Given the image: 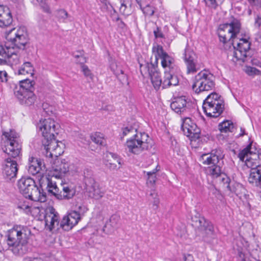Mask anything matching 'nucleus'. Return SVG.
Here are the masks:
<instances>
[{"mask_svg": "<svg viewBox=\"0 0 261 261\" xmlns=\"http://www.w3.org/2000/svg\"><path fill=\"white\" fill-rule=\"evenodd\" d=\"M8 75L7 72L5 70L0 71V81L2 82H6L8 81Z\"/></svg>", "mask_w": 261, "mask_h": 261, "instance_id": "nucleus-48", "label": "nucleus"}, {"mask_svg": "<svg viewBox=\"0 0 261 261\" xmlns=\"http://www.w3.org/2000/svg\"><path fill=\"white\" fill-rule=\"evenodd\" d=\"M206 4L211 8H216L218 6V0H204Z\"/></svg>", "mask_w": 261, "mask_h": 261, "instance_id": "nucleus-47", "label": "nucleus"}, {"mask_svg": "<svg viewBox=\"0 0 261 261\" xmlns=\"http://www.w3.org/2000/svg\"><path fill=\"white\" fill-rule=\"evenodd\" d=\"M152 51L154 56L155 60L152 63L157 67L158 61L159 59L161 60L162 67L166 70H173L174 67V60L167 53L164 51L161 45H154L152 48Z\"/></svg>", "mask_w": 261, "mask_h": 261, "instance_id": "nucleus-17", "label": "nucleus"}, {"mask_svg": "<svg viewBox=\"0 0 261 261\" xmlns=\"http://www.w3.org/2000/svg\"><path fill=\"white\" fill-rule=\"evenodd\" d=\"M140 72L143 76L148 75L154 88L158 90L162 87V80L161 78L156 67L153 64L152 61L150 63H146L145 64H140Z\"/></svg>", "mask_w": 261, "mask_h": 261, "instance_id": "nucleus-15", "label": "nucleus"}, {"mask_svg": "<svg viewBox=\"0 0 261 261\" xmlns=\"http://www.w3.org/2000/svg\"><path fill=\"white\" fill-rule=\"evenodd\" d=\"M153 142L145 133H136L125 143V149L134 154H139L152 147Z\"/></svg>", "mask_w": 261, "mask_h": 261, "instance_id": "nucleus-6", "label": "nucleus"}, {"mask_svg": "<svg viewBox=\"0 0 261 261\" xmlns=\"http://www.w3.org/2000/svg\"><path fill=\"white\" fill-rule=\"evenodd\" d=\"M31 234V230L28 227L16 225L8 231L7 244L12 247L14 254L21 255L27 252L26 244L28 237Z\"/></svg>", "mask_w": 261, "mask_h": 261, "instance_id": "nucleus-5", "label": "nucleus"}, {"mask_svg": "<svg viewBox=\"0 0 261 261\" xmlns=\"http://www.w3.org/2000/svg\"><path fill=\"white\" fill-rule=\"evenodd\" d=\"M40 186L42 188L45 187L48 193L52 194L59 199H69L75 194V189L72 187L61 183L60 188L57 186L56 182L49 177L43 179Z\"/></svg>", "mask_w": 261, "mask_h": 261, "instance_id": "nucleus-7", "label": "nucleus"}, {"mask_svg": "<svg viewBox=\"0 0 261 261\" xmlns=\"http://www.w3.org/2000/svg\"><path fill=\"white\" fill-rule=\"evenodd\" d=\"M191 220L193 222L192 225L199 229L200 235L204 241L210 242L211 239L214 236V228L211 223L206 221L204 217H200L198 213H196L194 217L192 216Z\"/></svg>", "mask_w": 261, "mask_h": 261, "instance_id": "nucleus-14", "label": "nucleus"}, {"mask_svg": "<svg viewBox=\"0 0 261 261\" xmlns=\"http://www.w3.org/2000/svg\"><path fill=\"white\" fill-rule=\"evenodd\" d=\"M248 13L249 15H250L251 14V10L250 9L249 10Z\"/></svg>", "mask_w": 261, "mask_h": 261, "instance_id": "nucleus-63", "label": "nucleus"}, {"mask_svg": "<svg viewBox=\"0 0 261 261\" xmlns=\"http://www.w3.org/2000/svg\"><path fill=\"white\" fill-rule=\"evenodd\" d=\"M7 62L5 59L0 58V65H4L6 64Z\"/></svg>", "mask_w": 261, "mask_h": 261, "instance_id": "nucleus-59", "label": "nucleus"}, {"mask_svg": "<svg viewBox=\"0 0 261 261\" xmlns=\"http://www.w3.org/2000/svg\"><path fill=\"white\" fill-rule=\"evenodd\" d=\"M8 61L9 63L12 65H17L20 63L19 57L18 55L14 53H11L10 55L8 53Z\"/></svg>", "mask_w": 261, "mask_h": 261, "instance_id": "nucleus-38", "label": "nucleus"}, {"mask_svg": "<svg viewBox=\"0 0 261 261\" xmlns=\"http://www.w3.org/2000/svg\"><path fill=\"white\" fill-rule=\"evenodd\" d=\"M45 169V165L41 160L34 157L29 158L28 170L30 174L34 175L38 173L41 170H44Z\"/></svg>", "mask_w": 261, "mask_h": 261, "instance_id": "nucleus-22", "label": "nucleus"}, {"mask_svg": "<svg viewBox=\"0 0 261 261\" xmlns=\"http://www.w3.org/2000/svg\"><path fill=\"white\" fill-rule=\"evenodd\" d=\"M120 217L116 215H112L108 220L102 228L104 233L107 234H112L115 229L118 227Z\"/></svg>", "mask_w": 261, "mask_h": 261, "instance_id": "nucleus-26", "label": "nucleus"}, {"mask_svg": "<svg viewBox=\"0 0 261 261\" xmlns=\"http://www.w3.org/2000/svg\"><path fill=\"white\" fill-rule=\"evenodd\" d=\"M197 59V56L193 50L187 47L185 49L184 60L186 65L187 73H194L199 69Z\"/></svg>", "mask_w": 261, "mask_h": 261, "instance_id": "nucleus-19", "label": "nucleus"}, {"mask_svg": "<svg viewBox=\"0 0 261 261\" xmlns=\"http://www.w3.org/2000/svg\"><path fill=\"white\" fill-rule=\"evenodd\" d=\"M81 68L82 72L86 77H89L90 79H92L93 74L87 65H85L83 64H81Z\"/></svg>", "mask_w": 261, "mask_h": 261, "instance_id": "nucleus-42", "label": "nucleus"}, {"mask_svg": "<svg viewBox=\"0 0 261 261\" xmlns=\"http://www.w3.org/2000/svg\"><path fill=\"white\" fill-rule=\"evenodd\" d=\"M252 63L253 65H257L258 66L261 67V63L259 62L257 60L253 59L252 60Z\"/></svg>", "mask_w": 261, "mask_h": 261, "instance_id": "nucleus-56", "label": "nucleus"}, {"mask_svg": "<svg viewBox=\"0 0 261 261\" xmlns=\"http://www.w3.org/2000/svg\"><path fill=\"white\" fill-rule=\"evenodd\" d=\"M126 7V5L125 4H124V3H122L121 4V6L120 8V11L122 12H123L124 13V11H125V8Z\"/></svg>", "mask_w": 261, "mask_h": 261, "instance_id": "nucleus-58", "label": "nucleus"}, {"mask_svg": "<svg viewBox=\"0 0 261 261\" xmlns=\"http://www.w3.org/2000/svg\"><path fill=\"white\" fill-rule=\"evenodd\" d=\"M42 143L45 150L43 153L50 160V162L51 163V160L56 158L51 165V176L57 179H62L69 171V165L66 160L58 158L64 152V144L56 140L55 137L44 139Z\"/></svg>", "mask_w": 261, "mask_h": 261, "instance_id": "nucleus-2", "label": "nucleus"}, {"mask_svg": "<svg viewBox=\"0 0 261 261\" xmlns=\"http://www.w3.org/2000/svg\"><path fill=\"white\" fill-rule=\"evenodd\" d=\"M6 38L11 43L12 48L16 47L24 49L29 41L28 34L24 27L11 29L8 32H6Z\"/></svg>", "mask_w": 261, "mask_h": 261, "instance_id": "nucleus-11", "label": "nucleus"}, {"mask_svg": "<svg viewBox=\"0 0 261 261\" xmlns=\"http://www.w3.org/2000/svg\"><path fill=\"white\" fill-rule=\"evenodd\" d=\"M224 154L223 150L217 148L212 150L208 154L202 155V163L208 165L206 169V173L213 178H217L222 182V187L226 193L230 195L235 192L234 188L230 186V178L221 171V161L224 158Z\"/></svg>", "mask_w": 261, "mask_h": 261, "instance_id": "nucleus-3", "label": "nucleus"}, {"mask_svg": "<svg viewBox=\"0 0 261 261\" xmlns=\"http://www.w3.org/2000/svg\"><path fill=\"white\" fill-rule=\"evenodd\" d=\"M14 94L20 103L25 106H32L36 100V95L32 91H14Z\"/></svg>", "mask_w": 261, "mask_h": 261, "instance_id": "nucleus-21", "label": "nucleus"}, {"mask_svg": "<svg viewBox=\"0 0 261 261\" xmlns=\"http://www.w3.org/2000/svg\"><path fill=\"white\" fill-rule=\"evenodd\" d=\"M238 255L240 261H251L248 258L246 257L242 249H238Z\"/></svg>", "mask_w": 261, "mask_h": 261, "instance_id": "nucleus-43", "label": "nucleus"}, {"mask_svg": "<svg viewBox=\"0 0 261 261\" xmlns=\"http://www.w3.org/2000/svg\"><path fill=\"white\" fill-rule=\"evenodd\" d=\"M202 108L207 116L216 118L219 116L224 110V101L218 94L212 93L204 100Z\"/></svg>", "mask_w": 261, "mask_h": 261, "instance_id": "nucleus-10", "label": "nucleus"}, {"mask_svg": "<svg viewBox=\"0 0 261 261\" xmlns=\"http://www.w3.org/2000/svg\"><path fill=\"white\" fill-rule=\"evenodd\" d=\"M2 148L3 151L9 156L15 158L20 153L21 145L19 143V136L14 130L10 129L9 132H4Z\"/></svg>", "mask_w": 261, "mask_h": 261, "instance_id": "nucleus-9", "label": "nucleus"}, {"mask_svg": "<svg viewBox=\"0 0 261 261\" xmlns=\"http://www.w3.org/2000/svg\"><path fill=\"white\" fill-rule=\"evenodd\" d=\"M110 68L120 81L123 80L125 78V75L122 68L115 61H112L111 62Z\"/></svg>", "mask_w": 261, "mask_h": 261, "instance_id": "nucleus-32", "label": "nucleus"}, {"mask_svg": "<svg viewBox=\"0 0 261 261\" xmlns=\"http://www.w3.org/2000/svg\"><path fill=\"white\" fill-rule=\"evenodd\" d=\"M12 22V14L9 8L0 5V27H7L10 25Z\"/></svg>", "mask_w": 261, "mask_h": 261, "instance_id": "nucleus-24", "label": "nucleus"}, {"mask_svg": "<svg viewBox=\"0 0 261 261\" xmlns=\"http://www.w3.org/2000/svg\"><path fill=\"white\" fill-rule=\"evenodd\" d=\"M37 127L44 139L55 137L61 130L60 124L50 118L40 120Z\"/></svg>", "mask_w": 261, "mask_h": 261, "instance_id": "nucleus-13", "label": "nucleus"}, {"mask_svg": "<svg viewBox=\"0 0 261 261\" xmlns=\"http://www.w3.org/2000/svg\"><path fill=\"white\" fill-rule=\"evenodd\" d=\"M74 57L76 58H80L79 62H80L81 64H83L85 62V58L83 57L82 55H75Z\"/></svg>", "mask_w": 261, "mask_h": 261, "instance_id": "nucleus-55", "label": "nucleus"}, {"mask_svg": "<svg viewBox=\"0 0 261 261\" xmlns=\"http://www.w3.org/2000/svg\"><path fill=\"white\" fill-rule=\"evenodd\" d=\"M5 55H6V51L4 46L0 44V56L3 57Z\"/></svg>", "mask_w": 261, "mask_h": 261, "instance_id": "nucleus-53", "label": "nucleus"}, {"mask_svg": "<svg viewBox=\"0 0 261 261\" xmlns=\"http://www.w3.org/2000/svg\"><path fill=\"white\" fill-rule=\"evenodd\" d=\"M181 129L185 135L188 137L191 141V144L197 141L200 139V129L190 118L186 117L182 120Z\"/></svg>", "mask_w": 261, "mask_h": 261, "instance_id": "nucleus-18", "label": "nucleus"}, {"mask_svg": "<svg viewBox=\"0 0 261 261\" xmlns=\"http://www.w3.org/2000/svg\"><path fill=\"white\" fill-rule=\"evenodd\" d=\"M241 133L240 134V136H242L245 134V129L242 127L241 128Z\"/></svg>", "mask_w": 261, "mask_h": 261, "instance_id": "nucleus-60", "label": "nucleus"}, {"mask_svg": "<svg viewBox=\"0 0 261 261\" xmlns=\"http://www.w3.org/2000/svg\"><path fill=\"white\" fill-rule=\"evenodd\" d=\"M241 30L240 21L231 17L229 23L220 25L218 34L220 41L225 44L229 43L232 45L233 48V59L234 62L239 60L245 61L247 57V53L250 48V43L247 39L241 38L237 42L235 45V39Z\"/></svg>", "mask_w": 261, "mask_h": 261, "instance_id": "nucleus-1", "label": "nucleus"}, {"mask_svg": "<svg viewBox=\"0 0 261 261\" xmlns=\"http://www.w3.org/2000/svg\"><path fill=\"white\" fill-rule=\"evenodd\" d=\"M152 1V0H136L141 9H143L144 6H148L150 5Z\"/></svg>", "mask_w": 261, "mask_h": 261, "instance_id": "nucleus-45", "label": "nucleus"}, {"mask_svg": "<svg viewBox=\"0 0 261 261\" xmlns=\"http://www.w3.org/2000/svg\"><path fill=\"white\" fill-rule=\"evenodd\" d=\"M187 100L185 96H181L175 98V100L170 105L171 108L176 113H182L187 109Z\"/></svg>", "mask_w": 261, "mask_h": 261, "instance_id": "nucleus-28", "label": "nucleus"}, {"mask_svg": "<svg viewBox=\"0 0 261 261\" xmlns=\"http://www.w3.org/2000/svg\"><path fill=\"white\" fill-rule=\"evenodd\" d=\"M184 261H194L193 256L190 254H184Z\"/></svg>", "mask_w": 261, "mask_h": 261, "instance_id": "nucleus-51", "label": "nucleus"}, {"mask_svg": "<svg viewBox=\"0 0 261 261\" xmlns=\"http://www.w3.org/2000/svg\"><path fill=\"white\" fill-rule=\"evenodd\" d=\"M44 212L45 227L50 231L55 228L59 229V227L68 231L79 221V214L75 212H71L67 216H64L60 223L59 215L53 206H47Z\"/></svg>", "mask_w": 261, "mask_h": 261, "instance_id": "nucleus-4", "label": "nucleus"}, {"mask_svg": "<svg viewBox=\"0 0 261 261\" xmlns=\"http://www.w3.org/2000/svg\"><path fill=\"white\" fill-rule=\"evenodd\" d=\"M30 2L34 5H39L45 12L47 13H51L49 7L46 4V0H30Z\"/></svg>", "mask_w": 261, "mask_h": 261, "instance_id": "nucleus-34", "label": "nucleus"}, {"mask_svg": "<svg viewBox=\"0 0 261 261\" xmlns=\"http://www.w3.org/2000/svg\"><path fill=\"white\" fill-rule=\"evenodd\" d=\"M248 1H249L250 4H253L255 2V0H248Z\"/></svg>", "mask_w": 261, "mask_h": 261, "instance_id": "nucleus-62", "label": "nucleus"}, {"mask_svg": "<svg viewBox=\"0 0 261 261\" xmlns=\"http://www.w3.org/2000/svg\"><path fill=\"white\" fill-rule=\"evenodd\" d=\"M178 84V79L174 74L173 70H166L164 72V79L162 82V88H166L171 86H176Z\"/></svg>", "mask_w": 261, "mask_h": 261, "instance_id": "nucleus-27", "label": "nucleus"}, {"mask_svg": "<svg viewBox=\"0 0 261 261\" xmlns=\"http://www.w3.org/2000/svg\"><path fill=\"white\" fill-rule=\"evenodd\" d=\"M136 133H139L137 132V130L136 128H134L133 127L127 126L123 128H122V135L123 137H124L127 135H132V136Z\"/></svg>", "mask_w": 261, "mask_h": 261, "instance_id": "nucleus-40", "label": "nucleus"}, {"mask_svg": "<svg viewBox=\"0 0 261 261\" xmlns=\"http://www.w3.org/2000/svg\"><path fill=\"white\" fill-rule=\"evenodd\" d=\"M141 9L146 15L152 16L154 14V10L152 8L150 7L149 5L148 6H144Z\"/></svg>", "mask_w": 261, "mask_h": 261, "instance_id": "nucleus-44", "label": "nucleus"}, {"mask_svg": "<svg viewBox=\"0 0 261 261\" xmlns=\"http://www.w3.org/2000/svg\"><path fill=\"white\" fill-rule=\"evenodd\" d=\"M35 82L26 77V79L19 81V86H16L14 89V91H32L34 92Z\"/></svg>", "mask_w": 261, "mask_h": 261, "instance_id": "nucleus-29", "label": "nucleus"}, {"mask_svg": "<svg viewBox=\"0 0 261 261\" xmlns=\"http://www.w3.org/2000/svg\"><path fill=\"white\" fill-rule=\"evenodd\" d=\"M153 33L155 38L164 37L163 33L158 28H157L156 29L153 31Z\"/></svg>", "mask_w": 261, "mask_h": 261, "instance_id": "nucleus-50", "label": "nucleus"}, {"mask_svg": "<svg viewBox=\"0 0 261 261\" xmlns=\"http://www.w3.org/2000/svg\"><path fill=\"white\" fill-rule=\"evenodd\" d=\"M158 171L157 169V167L153 169L152 171L147 172V175L148 176V179L147 181V184H150V185H153L156 180V175L155 173Z\"/></svg>", "mask_w": 261, "mask_h": 261, "instance_id": "nucleus-39", "label": "nucleus"}, {"mask_svg": "<svg viewBox=\"0 0 261 261\" xmlns=\"http://www.w3.org/2000/svg\"><path fill=\"white\" fill-rule=\"evenodd\" d=\"M247 72L249 75H259L261 73L260 70L254 67L248 68Z\"/></svg>", "mask_w": 261, "mask_h": 261, "instance_id": "nucleus-46", "label": "nucleus"}, {"mask_svg": "<svg viewBox=\"0 0 261 261\" xmlns=\"http://www.w3.org/2000/svg\"><path fill=\"white\" fill-rule=\"evenodd\" d=\"M91 140L95 144L102 145L105 144V139L103 134L100 133H95L91 135Z\"/></svg>", "mask_w": 261, "mask_h": 261, "instance_id": "nucleus-35", "label": "nucleus"}, {"mask_svg": "<svg viewBox=\"0 0 261 261\" xmlns=\"http://www.w3.org/2000/svg\"><path fill=\"white\" fill-rule=\"evenodd\" d=\"M19 191L26 198L35 201H44L45 196L41 193L34 179L29 177H22L18 181Z\"/></svg>", "mask_w": 261, "mask_h": 261, "instance_id": "nucleus-8", "label": "nucleus"}, {"mask_svg": "<svg viewBox=\"0 0 261 261\" xmlns=\"http://www.w3.org/2000/svg\"><path fill=\"white\" fill-rule=\"evenodd\" d=\"M56 16L60 22H66L69 15L64 9H60L57 11Z\"/></svg>", "mask_w": 261, "mask_h": 261, "instance_id": "nucleus-36", "label": "nucleus"}, {"mask_svg": "<svg viewBox=\"0 0 261 261\" xmlns=\"http://www.w3.org/2000/svg\"><path fill=\"white\" fill-rule=\"evenodd\" d=\"M257 169H258L257 171H259V172L261 173V164H259L258 167H257Z\"/></svg>", "mask_w": 261, "mask_h": 261, "instance_id": "nucleus-61", "label": "nucleus"}, {"mask_svg": "<svg viewBox=\"0 0 261 261\" xmlns=\"http://www.w3.org/2000/svg\"><path fill=\"white\" fill-rule=\"evenodd\" d=\"M215 77L207 71H201L195 76L192 85L193 90L197 93L212 90L215 87Z\"/></svg>", "mask_w": 261, "mask_h": 261, "instance_id": "nucleus-12", "label": "nucleus"}, {"mask_svg": "<svg viewBox=\"0 0 261 261\" xmlns=\"http://www.w3.org/2000/svg\"><path fill=\"white\" fill-rule=\"evenodd\" d=\"M255 25L258 28L261 25V17L257 16L255 19Z\"/></svg>", "mask_w": 261, "mask_h": 261, "instance_id": "nucleus-52", "label": "nucleus"}, {"mask_svg": "<svg viewBox=\"0 0 261 261\" xmlns=\"http://www.w3.org/2000/svg\"><path fill=\"white\" fill-rule=\"evenodd\" d=\"M91 175V171L88 169H86L84 170V175L85 177H86V176H88L89 175Z\"/></svg>", "mask_w": 261, "mask_h": 261, "instance_id": "nucleus-57", "label": "nucleus"}, {"mask_svg": "<svg viewBox=\"0 0 261 261\" xmlns=\"http://www.w3.org/2000/svg\"><path fill=\"white\" fill-rule=\"evenodd\" d=\"M149 200L152 203L154 208H158L159 206V204L160 203V200L158 197V194L155 192L154 190H152L151 191L149 194Z\"/></svg>", "mask_w": 261, "mask_h": 261, "instance_id": "nucleus-37", "label": "nucleus"}, {"mask_svg": "<svg viewBox=\"0 0 261 261\" xmlns=\"http://www.w3.org/2000/svg\"><path fill=\"white\" fill-rule=\"evenodd\" d=\"M88 208L84 204H80L77 206V210L72 211V212H75L79 216V220L81 219V216L83 215L87 211Z\"/></svg>", "mask_w": 261, "mask_h": 261, "instance_id": "nucleus-41", "label": "nucleus"}, {"mask_svg": "<svg viewBox=\"0 0 261 261\" xmlns=\"http://www.w3.org/2000/svg\"><path fill=\"white\" fill-rule=\"evenodd\" d=\"M218 128L221 133L231 132L233 128V125L230 121L226 120L220 123Z\"/></svg>", "mask_w": 261, "mask_h": 261, "instance_id": "nucleus-33", "label": "nucleus"}, {"mask_svg": "<svg viewBox=\"0 0 261 261\" xmlns=\"http://www.w3.org/2000/svg\"><path fill=\"white\" fill-rule=\"evenodd\" d=\"M17 163L15 160L7 158L3 165V175L8 180H11L16 177L18 171Z\"/></svg>", "mask_w": 261, "mask_h": 261, "instance_id": "nucleus-20", "label": "nucleus"}, {"mask_svg": "<svg viewBox=\"0 0 261 261\" xmlns=\"http://www.w3.org/2000/svg\"><path fill=\"white\" fill-rule=\"evenodd\" d=\"M23 261H46L41 257H26L24 259Z\"/></svg>", "mask_w": 261, "mask_h": 261, "instance_id": "nucleus-49", "label": "nucleus"}, {"mask_svg": "<svg viewBox=\"0 0 261 261\" xmlns=\"http://www.w3.org/2000/svg\"><path fill=\"white\" fill-rule=\"evenodd\" d=\"M252 143L243 149L238 154L240 161L245 162L246 165L252 169L258 167L261 161V154L251 150Z\"/></svg>", "mask_w": 261, "mask_h": 261, "instance_id": "nucleus-16", "label": "nucleus"}, {"mask_svg": "<svg viewBox=\"0 0 261 261\" xmlns=\"http://www.w3.org/2000/svg\"><path fill=\"white\" fill-rule=\"evenodd\" d=\"M255 40L259 43H261V32H258L255 34Z\"/></svg>", "mask_w": 261, "mask_h": 261, "instance_id": "nucleus-54", "label": "nucleus"}, {"mask_svg": "<svg viewBox=\"0 0 261 261\" xmlns=\"http://www.w3.org/2000/svg\"><path fill=\"white\" fill-rule=\"evenodd\" d=\"M105 164L111 170H118L122 165V160L117 154L113 153H109L107 155V159Z\"/></svg>", "mask_w": 261, "mask_h": 261, "instance_id": "nucleus-25", "label": "nucleus"}, {"mask_svg": "<svg viewBox=\"0 0 261 261\" xmlns=\"http://www.w3.org/2000/svg\"><path fill=\"white\" fill-rule=\"evenodd\" d=\"M90 185H87L86 191L89 197L95 199H99L103 196L104 193L101 190L98 184L92 179H90Z\"/></svg>", "mask_w": 261, "mask_h": 261, "instance_id": "nucleus-23", "label": "nucleus"}, {"mask_svg": "<svg viewBox=\"0 0 261 261\" xmlns=\"http://www.w3.org/2000/svg\"><path fill=\"white\" fill-rule=\"evenodd\" d=\"M16 73L19 75H28L32 76L34 74V68L30 62H27L23 63Z\"/></svg>", "mask_w": 261, "mask_h": 261, "instance_id": "nucleus-31", "label": "nucleus"}, {"mask_svg": "<svg viewBox=\"0 0 261 261\" xmlns=\"http://www.w3.org/2000/svg\"><path fill=\"white\" fill-rule=\"evenodd\" d=\"M219 2H220V3H221L222 2L223 0H218Z\"/></svg>", "mask_w": 261, "mask_h": 261, "instance_id": "nucleus-64", "label": "nucleus"}, {"mask_svg": "<svg viewBox=\"0 0 261 261\" xmlns=\"http://www.w3.org/2000/svg\"><path fill=\"white\" fill-rule=\"evenodd\" d=\"M257 170V168L251 169L248 177L249 182L255 187L261 185V173Z\"/></svg>", "mask_w": 261, "mask_h": 261, "instance_id": "nucleus-30", "label": "nucleus"}]
</instances>
